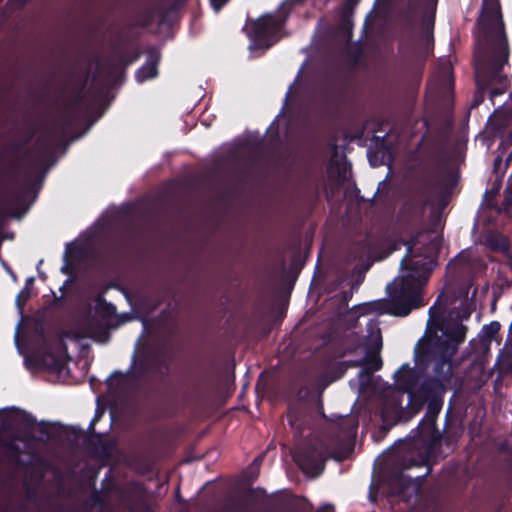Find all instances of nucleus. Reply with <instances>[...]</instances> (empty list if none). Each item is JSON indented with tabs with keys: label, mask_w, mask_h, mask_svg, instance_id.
<instances>
[{
	"label": "nucleus",
	"mask_w": 512,
	"mask_h": 512,
	"mask_svg": "<svg viewBox=\"0 0 512 512\" xmlns=\"http://www.w3.org/2000/svg\"><path fill=\"white\" fill-rule=\"evenodd\" d=\"M359 349L360 346L356 343L346 341L333 343L321 362V381L326 385L331 384L341 379L349 368L362 367L363 361L360 360L337 361V359L356 354Z\"/></svg>",
	"instance_id": "obj_6"
},
{
	"label": "nucleus",
	"mask_w": 512,
	"mask_h": 512,
	"mask_svg": "<svg viewBox=\"0 0 512 512\" xmlns=\"http://www.w3.org/2000/svg\"><path fill=\"white\" fill-rule=\"evenodd\" d=\"M32 333L33 342L37 344V348L25 358L26 366L29 369L62 371L65 362L51 350L42 320H34Z\"/></svg>",
	"instance_id": "obj_8"
},
{
	"label": "nucleus",
	"mask_w": 512,
	"mask_h": 512,
	"mask_svg": "<svg viewBox=\"0 0 512 512\" xmlns=\"http://www.w3.org/2000/svg\"><path fill=\"white\" fill-rule=\"evenodd\" d=\"M185 3V0H173L169 6L160 5L157 8L159 24L164 25L169 22V14L177 12Z\"/></svg>",
	"instance_id": "obj_21"
},
{
	"label": "nucleus",
	"mask_w": 512,
	"mask_h": 512,
	"mask_svg": "<svg viewBox=\"0 0 512 512\" xmlns=\"http://www.w3.org/2000/svg\"><path fill=\"white\" fill-rule=\"evenodd\" d=\"M31 298V291L29 288L24 287L16 296L15 303L20 311L23 310L26 303Z\"/></svg>",
	"instance_id": "obj_27"
},
{
	"label": "nucleus",
	"mask_w": 512,
	"mask_h": 512,
	"mask_svg": "<svg viewBox=\"0 0 512 512\" xmlns=\"http://www.w3.org/2000/svg\"><path fill=\"white\" fill-rule=\"evenodd\" d=\"M170 364L165 355L158 351H148L137 361L131 377L135 380L164 377Z\"/></svg>",
	"instance_id": "obj_11"
},
{
	"label": "nucleus",
	"mask_w": 512,
	"mask_h": 512,
	"mask_svg": "<svg viewBox=\"0 0 512 512\" xmlns=\"http://www.w3.org/2000/svg\"><path fill=\"white\" fill-rule=\"evenodd\" d=\"M318 512H335L334 511V506L331 505V504H326L324 506H322Z\"/></svg>",
	"instance_id": "obj_42"
},
{
	"label": "nucleus",
	"mask_w": 512,
	"mask_h": 512,
	"mask_svg": "<svg viewBox=\"0 0 512 512\" xmlns=\"http://www.w3.org/2000/svg\"><path fill=\"white\" fill-rule=\"evenodd\" d=\"M440 82L443 88L446 90H452L454 87V77L452 73V68H445L440 75Z\"/></svg>",
	"instance_id": "obj_26"
},
{
	"label": "nucleus",
	"mask_w": 512,
	"mask_h": 512,
	"mask_svg": "<svg viewBox=\"0 0 512 512\" xmlns=\"http://www.w3.org/2000/svg\"><path fill=\"white\" fill-rule=\"evenodd\" d=\"M96 312L101 317L110 318L116 314V307L114 304L107 302L104 298L99 297L97 299Z\"/></svg>",
	"instance_id": "obj_22"
},
{
	"label": "nucleus",
	"mask_w": 512,
	"mask_h": 512,
	"mask_svg": "<svg viewBox=\"0 0 512 512\" xmlns=\"http://www.w3.org/2000/svg\"><path fill=\"white\" fill-rule=\"evenodd\" d=\"M439 414L429 415V411H426L418 426L407 437V446L411 451L401 457L400 469L393 472L389 480L393 495L404 496L409 488L420 489L431 474L430 458L443 438L437 428Z\"/></svg>",
	"instance_id": "obj_3"
},
{
	"label": "nucleus",
	"mask_w": 512,
	"mask_h": 512,
	"mask_svg": "<svg viewBox=\"0 0 512 512\" xmlns=\"http://www.w3.org/2000/svg\"><path fill=\"white\" fill-rule=\"evenodd\" d=\"M287 418L292 428H295L299 431L302 430V423L297 419L295 413L289 412Z\"/></svg>",
	"instance_id": "obj_32"
},
{
	"label": "nucleus",
	"mask_w": 512,
	"mask_h": 512,
	"mask_svg": "<svg viewBox=\"0 0 512 512\" xmlns=\"http://www.w3.org/2000/svg\"><path fill=\"white\" fill-rule=\"evenodd\" d=\"M454 355L435 353L423 363L417 361V351L414 360L420 372H432L417 384L413 392H410L407 407H402L400 400H393L386 404L381 411L384 422L392 421L393 424L408 422L417 415L426 405L429 415L440 413L444 404V395L447 385L451 382L452 358Z\"/></svg>",
	"instance_id": "obj_2"
},
{
	"label": "nucleus",
	"mask_w": 512,
	"mask_h": 512,
	"mask_svg": "<svg viewBox=\"0 0 512 512\" xmlns=\"http://www.w3.org/2000/svg\"><path fill=\"white\" fill-rule=\"evenodd\" d=\"M363 245H364V246H367V240H366V239H365V240H363Z\"/></svg>",
	"instance_id": "obj_56"
},
{
	"label": "nucleus",
	"mask_w": 512,
	"mask_h": 512,
	"mask_svg": "<svg viewBox=\"0 0 512 512\" xmlns=\"http://www.w3.org/2000/svg\"><path fill=\"white\" fill-rule=\"evenodd\" d=\"M176 499H177V501H178L179 503H181V504L185 503V499H183V498L181 497V495H180L179 488H178V489H177V491H176Z\"/></svg>",
	"instance_id": "obj_46"
},
{
	"label": "nucleus",
	"mask_w": 512,
	"mask_h": 512,
	"mask_svg": "<svg viewBox=\"0 0 512 512\" xmlns=\"http://www.w3.org/2000/svg\"><path fill=\"white\" fill-rule=\"evenodd\" d=\"M17 439L16 436L6 438L0 434V448L6 450L5 456L12 463H19L23 454L21 447L15 442Z\"/></svg>",
	"instance_id": "obj_19"
},
{
	"label": "nucleus",
	"mask_w": 512,
	"mask_h": 512,
	"mask_svg": "<svg viewBox=\"0 0 512 512\" xmlns=\"http://www.w3.org/2000/svg\"><path fill=\"white\" fill-rule=\"evenodd\" d=\"M499 190H500V184L495 183L490 190H487L485 192V197L488 198L487 207L496 208V203L494 201V198L497 196Z\"/></svg>",
	"instance_id": "obj_29"
},
{
	"label": "nucleus",
	"mask_w": 512,
	"mask_h": 512,
	"mask_svg": "<svg viewBox=\"0 0 512 512\" xmlns=\"http://www.w3.org/2000/svg\"><path fill=\"white\" fill-rule=\"evenodd\" d=\"M501 163H502V158L500 156H497L493 162V168H494L495 172L498 170V167L501 165Z\"/></svg>",
	"instance_id": "obj_43"
},
{
	"label": "nucleus",
	"mask_w": 512,
	"mask_h": 512,
	"mask_svg": "<svg viewBox=\"0 0 512 512\" xmlns=\"http://www.w3.org/2000/svg\"><path fill=\"white\" fill-rule=\"evenodd\" d=\"M41 156H46L51 152V143L47 137H41L37 141Z\"/></svg>",
	"instance_id": "obj_30"
},
{
	"label": "nucleus",
	"mask_w": 512,
	"mask_h": 512,
	"mask_svg": "<svg viewBox=\"0 0 512 512\" xmlns=\"http://www.w3.org/2000/svg\"><path fill=\"white\" fill-rule=\"evenodd\" d=\"M114 377H124V375H123L120 371H115V372L111 375V378H114Z\"/></svg>",
	"instance_id": "obj_49"
},
{
	"label": "nucleus",
	"mask_w": 512,
	"mask_h": 512,
	"mask_svg": "<svg viewBox=\"0 0 512 512\" xmlns=\"http://www.w3.org/2000/svg\"><path fill=\"white\" fill-rule=\"evenodd\" d=\"M34 281H35L34 277L27 278L24 287H27L30 289V287L34 284Z\"/></svg>",
	"instance_id": "obj_44"
},
{
	"label": "nucleus",
	"mask_w": 512,
	"mask_h": 512,
	"mask_svg": "<svg viewBox=\"0 0 512 512\" xmlns=\"http://www.w3.org/2000/svg\"><path fill=\"white\" fill-rule=\"evenodd\" d=\"M476 45L474 52V70L476 90L470 108L481 105L486 97L492 105L494 99L503 95L511 86V78L503 74V68L509 64V44L504 29L501 7L498 0L485 5L476 22Z\"/></svg>",
	"instance_id": "obj_1"
},
{
	"label": "nucleus",
	"mask_w": 512,
	"mask_h": 512,
	"mask_svg": "<svg viewBox=\"0 0 512 512\" xmlns=\"http://www.w3.org/2000/svg\"><path fill=\"white\" fill-rule=\"evenodd\" d=\"M499 214H512V191L510 188H507L504 191V198L499 207L495 208Z\"/></svg>",
	"instance_id": "obj_25"
},
{
	"label": "nucleus",
	"mask_w": 512,
	"mask_h": 512,
	"mask_svg": "<svg viewBox=\"0 0 512 512\" xmlns=\"http://www.w3.org/2000/svg\"><path fill=\"white\" fill-rule=\"evenodd\" d=\"M501 329V324L498 321H492L482 327L483 341L489 343L495 338Z\"/></svg>",
	"instance_id": "obj_23"
},
{
	"label": "nucleus",
	"mask_w": 512,
	"mask_h": 512,
	"mask_svg": "<svg viewBox=\"0 0 512 512\" xmlns=\"http://www.w3.org/2000/svg\"><path fill=\"white\" fill-rule=\"evenodd\" d=\"M338 427V441L332 456L337 460H344L348 458L354 450L358 421L353 417H345L340 420Z\"/></svg>",
	"instance_id": "obj_12"
},
{
	"label": "nucleus",
	"mask_w": 512,
	"mask_h": 512,
	"mask_svg": "<svg viewBox=\"0 0 512 512\" xmlns=\"http://www.w3.org/2000/svg\"><path fill=\"white\" fill-rule=\"evenodd\" d=\"M328 456V446L322 439L316 438L297 447L293 460L305 475L317 477L323 472Z\"/></svg>",
	"instance_id": "obj_9"
},
{
	"label": "nucleus",
	"mask_w": 512,
	"mask_h": 512,
	"mask_svg": "<svg viewBox=\"0 0 512 512\" xmlns=\"http://www.w3.org/2000/svg\"><path fill=\"white\" fill-rule=\"evenodd\" d=\"M103 415V411L97 409L96 412H95V415L94 417L92 418L91 420V426H95L96 423L100 420V418L102 417Z\"/></svg>",
	"instance_id": "obj_41"
},
{
	"label": "nucleus",
	"mask_w": 512,
	"mask_h": 512,
	"mask_svg": "<svg viewBox=\"0 0 512 512\" xmlns=\"http://www.w3.org/2000/svg\"><path fill=\"white\" fill-rule=\"evenodd\" d=\"M140 56V53L139 52H136L135 55H133L131 58H128L126 54H121L120 55V59L121 61H123L125 64L127 65H130L132 64L133 62H135Z\"/></svg>",
	"instance_id": "obj_36"
},
{
	"label": "nucleus",
	"mask_w": 512,
	"mask_h": 512,
	"mask_svg": "<svg viewBox=\"0 0 512 512\" xmlns=\"http://www.w3.org/2000/svg\"><path fill=\"white\" fill-rule=\"evenodd\" d=\"M146 54V62L135 72V79L138 83L153 79L158 74V65L161 59L160 51L156 47H149Z\"/></svg>",
	"instance_id": "obj_15"
},
{
	"label": "nucleus",
	"mask_w": 512,
	"mask_h": 512,
	"mask_svg": "<svg viewBox=\"0 0 512 512\" xmlns=\"http://www.w3.org/2000/svg\"><path fill=\"white\" fill-rule=\"evenodd\" d=\"M61 272L63 274H68L69 273V266L68 265H64L61 267Z\"/></svg>",
	"instance_id": "obj_48"
},
{
	"label": "nucleus",
	"mask_w": 512,
	"mask_h": 512,
	"mask_svg": "<svg viewBox=\"0 0 512 512\" xmlns=\"http://www.w3.org/2000/svg\"><path fill=\"white\" fill-rule=\"evenodd\" d=\"M429 187L430 182L424 181L404 201L399 211V217L402 222L412 226L418 224L422 220L426 208L430 205V197L428 192Z\"/></svg>",
	"instance_id": "obj_10"
},
{
	"label": "nucleus",
	"mask_w": 512,
	"mask_h": 512,
	"mask_svg": "<svg viewBox=\"0 0 512 512\" xmlns=\"http://www.w3.org/2000/svg\"><path fill=\"white\" fill-rule=\"evenodd\" d=\"M380 188L378 187L377 191L374 193V196L372 198V201H374L375 197L377 196L378 192H379Z\"/></svg>",
	"instance_id": "obj_51"
},
{
	"label": "nucleus",
	"mask_w": 512,
	"mask_h": 512,
	"mask_svg": "<svg viewBox=\"0 0 512 512\" xmlns=\"http://www.w3.org/2000/svg\"><path fill=\"white\" fill-rule=\"evenodd\" d=\"M101 448H102V453L104 455H109V453L111 451V444L107 441H103V442H101Z\"/></svg>",
	"instance_id": "obj_40"
},
{
	"label": "nucleus",
	"mask_w": 512,
	"mask_h": 512,
	"mask_svg": "<svg viewBox=\"0 0 512 512\" xmlns=\"http://www.w3.org/2000/svg\"><path fill=\"white\" fill-rule=\"evenodd\" d=\"M33 136V133H29V135L26 137V139L23 142L14 143L9 147V151L12 154H17L20 152L26 144H28Z\"/></svg>",
	"instance_id": "obj_31"
},
{
	"label": "nucleus",
	"mask_w": 512,
	"mask_h": 512,
	"mask_svg": "<svg viewBox=\"0 0 512 512\" xmlns=\"http://www.w3.org/2000/svg\"><path fill=\"white\" fill-rule=\"evenodd\" d=\"M33 494H34V493H33L32 491H28V492H27V496H28V498H31V497L33 496Z\"/></svg>",
	"instance_id": "obj_52"
},
{
	"label": "nucleus",
	"mask_w": 512,
	"mask_h": 512,
	"mask_svg": "<svg viewBox=\"0 0 512 512\" xmlns=\"http://www.w3.org/2000/svg\"><path fill=\"white\" fill-rule=\"evenodd\" d=\"M457 182V174L452 170H448L445 174L444 179L435 182L434 188L444 192L445 194H450L454 187L457 185Z\"/></svg>",
	"instance_id": "obj_20"
},
{
	"label": "nucleus",
	"mask_w": 512,
	"mask_h": 512,
	"mask_svg": "<svg viewBox=\"0 0 512 512\" xmlns=\"http://www.w3.org/2000/svg\"><path fill=\"white\" fill-rule=\"evenodd\" d=\"M425 372H420L415 365L411 367L408 363L402 364L394 374V380L399 391L407 393L413 392L418 384L419 377Z\"/></svg>",
	"instance_id": "obj_14"
},
{
	"label": "nucleus",
	"mask_w": 512,
	"mask_h": 512,
	"mask_svg": "<svg viewBox=\"0 0 512 512\" xmlns=\"http://www.w3.org/2000/svg\"><path fill=\"white\" fill-rule=\"evenodd\" d=\"M16 168H17V165H16V164H13V165L11 166V169H13V170H15Z\"/></svg>",
	"instance_id": "obj_55"
},
{
	"label": "nucleus",
	"mask_w": 512,
	"mask_h": 512,
	"mask_svg": "<svg viewBox=\"0 0 512 512\" xmlns=\"http://www.w3.org/2000/svg\"><path fill=\"white\" fill-rule=\"evenodd\" d=\"M511 157H512V152H511V153H510V155H509V158H511Z\"/></svg>",
	"instance_id": "obj_59"
},
{
	"label": "nucleus",
	"mask_w": 512,
	"mask_h": 512,
	"mask_svg": "<svg viewBox=\"0 0 512 512\" xmlns=\"http://www.w3.org/2000/svg\"><path fill=\"white\" fill-rule=\"evenodd\" d=\"M509 332L512 333V323H511V325L509 327Z\"/></svg>",
	"instance_id": "obj_57"
},
{
	"label": "nucleus",
	"mask_w": 512,
	"mask_h": 512,
	"mask_svg": "<svg viewBox=\"0 0 512 512\" xmlns=\"http://www.w3.org/2000/svg\"><path fill=\"white\" fill-rule=\"evenodd\" d=\"M58 351L61 354H64L67 357V359H69L68 351H67V344L62 339L59 340Z\"/></svg>",
	"instance_id": "obj_39"
},
{
	"label": "nucleus",
	"mask_w": 512,
	"mask_h": 512,
	"mask_svg": "<svg viewBox=\"0 0 512 512\" xmlns=\"http://www.w3.org/2000/svg\"><path fill=\"white\" fill-rule=\"evenodd\" d=\"M485 246L492 252H501L508 255L511 247L510 240L507 236L496 230L489 231L484 236Z\"/></svg>",
	"instance_id": "obj_18"
},
{
	"label": "nucleus",
	"mask_w": 512,
	"mask_h": 512,
	"mask_svg": "<svg viewBox=\"0 0 512 512\" xmlns=\"http://www.w3.org/2000/svg\"><path fill=\"white\" fill-rule=\"evenodd\" d=\"M359 360L363 361L362 366L364 367L361 369L358 376L360 379L361 387L365 388L371 381L372 373L381 369L382 360L378 355V352L373 353L372 351H368L365 357L360 358Z\"/></svg>",
	"instance_id": "obj_17"
},
{
	"label": "nucleus",
	"mask_w": 512,
	"mask_h": 512,
	"mask_svg": "<svg viewBox=\"0 0 512 512\" xmlns=\"http://www.w3.org/2000/svg\"><path fill=\"white\" fill-rule=\"evenodd\" d=\"M353 296L352 288L349 290H345L340 292L339 294L334 296V299L338 301L339 308H345L348 306L349 301Z\"/></svg>",
	"instance_id": "obj_28"
},
{
	"label": "nucleus",
	"mask_w": 512,
	"mask_h": 512,
	"mask_svg": "<svg viewBox=\"0 0 512 512\" xmlns=\"http://www.w3.org/2000/svg\"><path fill=\"white\" fill-rule=\"evenodd\" d=\"M442 435L443 438L441 440V443L443 442L447 446L451 445L453 442L456 441V438L450 432H445V434Z\"/></svg>",
	"instance_id": "obj_37"
},
{
	"label": "nucleus",
	"mask_w": 512,
	"mask_h": 512,
	"mask_svg": "<svg viewBox=\"0 0 512 512\" xmlns=\"http://www.w3.org/2000/svg\"><path fill=\"white\" fill-rule=\"evenodd\" d=\"M41 162H42V160H41L40 158H35V159H32V160L30 161V165H31L32 167H36V166L40 165V164H41Z\"/></svg>",
	"instance_id": "obj_45"
},
{
	"label": "nucleus",
	"mask_w": 512,
	"mask_h": 512,
	"mask_svg": "<svg viewBox=\"0 0 512 512\" xmlns=\"http://www.w3.org/2000/svg\"><path fill=\"white\" fill-rule=\"evenodd\" d=\"M512 118V109L500 106L495 109L487 122V133L492 139H502Z\"/></svg>",
	"instance_id": "obj_13"
},
{
	"label": "nucleus",
	"mask_w": 512,
	"mask_h": 512,
	"mask_svg": "<svg viewBox=\"0 0 512 512\" xmlns=\"http://www.w3.org/2000/svg\"><path fill=\"white\" fill-rule=\"evenodd\" d=\"M0 416L5 428L6 423L9 421L16 422L18 425L27 428H33L37 424L36 418L31 413L16 407L1 409Z\"/></svg>",
	"instance_id": "obj_16"
},
{
	"label": "nucleus",
	"mask_w": 512,
	"mask_h": 512,
	"mask_svg": "<svg viewBox=\"0 0 512 512\" xmlns=\"http://www.w3.org/2000/svg\"><path fill=\"white\" fill-rule=\"evenodd\" d=\"M507 256L510 258V266L512 268V255L509 253Z\"/></svg>",
	"instance_id": "obj_53"
},
{
	"label": "nucleus",
	"mask_w": 512,
	"mask_h": 512,
	"mask_svg": "<svg viewBox=\"0 0 512 512\" xmlns=\"http://www.w3.org/2000/svg\"><path fill=\"white\" fill-rule=\"evenodd\" d=\"M69 281L70 280H66L65 283L60 287V291L62 292V294H64V292L66 290V286L69 283ZM62 300H63V295L57 296L55 293H53L52 305L58 306L62 303Z\"/></svg>",
	"instance_id": "obj_34"
},
{
	"label": "nucleus",
	"mask_w": 512,
	"mask_h": 512,
	"mask_svg": "<svg viewBox=\"0 0 512 512\" xmlns=\"http://www.w3.org/2000/svg\"><path fill=\"white\" fill-rule=\"evenodd\" d=\"M185 398L194 403H200L204 399V392L201 381L197 380L193 383L192 389L185 394Z\"/></svg>",
	"instance_id": "obj_24"
},
{
	"label": "nucleus",
	"mask_w": 512,
	"mask_h": 512,
	"mask_svg": "<svg viewBox=\"0 0 512 512\" xmlns=\"http://www.w3.org/2000/svg\"><path fill=\"white\" fill-rule=\"evenodd\" d=\"M252 493H254V489L249 490V494H252Z\"/></svg>",
	"instance_id": "obj_58"
},
{
	"label": "nucleus",
	"mask_w": 512,
	"mask_h": 512,
	"mask_svg": "<svg viewBox=\"0 0 512 512\" xmlns=\"http://www.w3.org/2000/svg\"><path fill=\"white\" fill-rule=\"evenodd\" d=\"M441 297L442 295H439L429 308L427 329L434 328L442 334L420 340L417 343L415 351H417V361L420 363L427 361L426 359L435 353L455 355L459 346L466 339L467 326L457 319L448 320L444 317L446 306L441 303Z\"/></svg>",
	"instance_id": "obj_5"
},
{
	"label": "nucleus",
	"mask_w": 512,
	"mask_h": 512,
	"mask_svg": "<svg viewBox=\"0 0 512 512\" xmlns=\"http://www.w3.org/2000/svg\"><path fill=\"white\" fill-rule=\"evenodd\" d=\"M88 431L92 434L95 433V426H91V423L89 424Z\"/></svg>",
	"instance_id": "obj_50"
},
{
	"label": "nucleus",
	"mask_w": 512,
	"mask_h": 512,
	"mask_svg": "<svg viewBox=\"0 0 512 512\" xmlns=\"http://www.w3.org/2000/svg\"><path fill=\"white\" fill-rule=\"evenodd\" d=\"M65 126L66 127H70L71 124H72V119H71V116L70 115H66V119H65Z\"/></svg>",
	"instance_id": "obj_47"
},
{
	"label": "nucleus",
	"mask_w": 512,
	"mask_h": 512,
	"mask_svg": "<svg viewBox=\"0 0 512 512\" xmlns=\"http://www.w3.org/2000/svg\"><path fill=\"white\" fill-rule=\"evenodd\" d=\"M50 423L41 421L38 423V431L42 435L49 436Z\"/></svg>",
	"instance_id": "obj_35"
},
{
	"label": "nucleus",
	"mask_w": 512,
	"mask_h": 512,
	"mask_svg": "<svg viewBox=\"0 0 512 512\" xmlns=\"http://www.w3.org/2000/svg\"><path fill=\"white\" fill-rule=\"evenodd\" d=\"M228 2V0H211V5L218 12Z\"/></svg>",
	"instance_id": "obj_38"
},
{
	"label": "nucleus",
	"mask_w": 512,
	"mask_h": 512,
	"mask_svg": "<svg viewBox=\"0 0 512 512\" xmlns=\"http://www.w3.org/2000/svg\"><path fill=\"white\" fill-rule=\"evenodd\" d=\"M84 86H85V83H83L79 87V89L77 90V92L74 95V99H73V103H72L74 107H77L84 98V91H83Z\"/></svg>",
	"instance_id": "obj_33"
},
{
	"label": "nucleus",
	"mask_w": 512,
	"mask_h": 512,
	"mask_svg": "<svg viewBox=\"0 0 512 512\" xmlns=\"http://www.w3.org/2000/svg\"><path fill=\"white\" fill-rule=\"evenodd\" d=\"M427 1L430 2V3H433L434 5H436L438 0H427Z\"/></svg>",
	"instance_id": "obj_54"
},
{
	"label": "nucleus",
	"mask_w": 512,
	"mask_h": 512,
	"mask_svg": "<svg viewBox=\"0 0 512 512\" xmlns=\"http://www.w3.org/2000/svg\"><path fill=\"white\" fill-rule=\"evenodd\" d=\"M288 5L289 7L286 8L284 4L277 16L267 13L251 22L247 35L254 48L267 50L279 40L278 34L284 27L292 8V4L288 3Z\"/></svg>",
	"instance_id": "obj_7"
},
{
	"label": "nucleus",
	"mask_w": 512,
	"mask_h": 512,
	"mask_svg": "<svg viewBox=\"0 0 512 512\" xmlns=\"http://www.w3.org/2000/svg\"><path fill=\"white\" fill-rule=\"evenodd\" d=\"M416 237H412L405 245L406 254L401 260L404 273L387 285L389 300H378L369 303L372 310L379 314L405 317L412 310L423 307V290L432 273V265L425 258L414 254Z\"/></svg>",
	"instance_id": "obj_4"
}]
</instances>
